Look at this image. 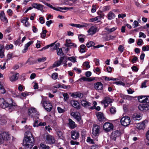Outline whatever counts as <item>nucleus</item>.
<instances>
[{
  "label": "nucleus",
  "mask_w": 149,
  "mask_h": 149,
  "mask_svg": "<svg viewBox=\"0 0 149 149\" xmlns=\"http://www.w3.org/2000/svg\"><path fill=\"white\" fill-rule=\"evenodd\" d=\"M34 138L30 132L26 131L23 140V146L26 148H31L33 146Z\"/></svg>",
  "instance_id": "obj_1"
},
{
  "label": "nucleus",
  "mask_w": 149,
  "mask_h": 149,
  "mask_svg": "<svg viewBox=\"0 0 149 149\" xmlns=\"http://www.w3.org/2000/svg\"><path fill=\"white\" fill-rule=\"evenodd\" d=\"M17 106L15 103L9 104L6 102L3 98H0V106L3 109L8 108L9 111L11 112L14 110Z\"/></svg>",
  "instance_id": "obj_2"
},
{
  "label": "nucleus",
  "mask_w": 149,
  "mask_h": 149,
  "mask_svg": "<svg viewBox=\"0 0 149 149\" xmlns=\"http://www.w3.org/2000/svg\"><path fill=\"white\" fill-rule=\"evenodd\" d=\"M10 139L9 134L6 132H2L0 134V143H6Z\"/></svg>",
  "instance_id": "obj_3"
},
{
  "label": "nucleus",
  "mask_w": 149,
  "mask_h": 149,
  "mask_svg": "<svg viewBox=\"0 0 149 149\" xmlns=\"http://www.w3.org/2000/svg\"><path fill=\"white\" fill-rule=\"evenodd\" d=\"M28 115L31 117L35 118L36 119H38V113L36 109L33 107H31L28 109Z\"/></svg>",
  "instance_id": "obj_4"
},
{
  "label": "nucleus",
  "mask_w": 149,
  "mask_h": 149,
  "mask_svg": "<svg viewBox=\"0 0 149 149\" xmlns=\"http://www.w3.org/2000/svg\"><path fill=\"white\" fill-rule=\"evenodd\" d=\"M41 103L47 111H50L52 109V106L49 102L42 99Z\"/></svg>",
  "instance_id": "obj_5"
},
{
  "label": "nucleus",
  "mask_w": 149,
  "mask_h": 149,
  "mask_svg": "<svg viewBox=\"0 0 149 149\" xmlns=\"http://www.w3.org/2000/svg\"><path fill=\"white\" fill-rule=\"evenodd\" d=\"M121 125L123 126H126L129 125L130 123V118L127 116L123 117L120 120Z\"/></svg>",
  "instance_id": "obj_6"
},
{
  "label": "nucleus",
  "mask_w": 149,
  "mask_h": 149,
  "mask_svg": "<svg viewBox=\"0 0 149 149\" xmlns=\"http://www.w3.org/2000/svg\"><path fill=\"white\" fill-rule=\"evenodd\" d=\"M113 125L109 123H106L103 125L104 130L107 132H109L113 129Z\"/></svg>",
  "instance_id": "obj_7"
},
{
  "label": "nucleus",
  "mask_w": 149,
  "mask_h": 149,
  "mask_svg": "<svg viewBox=\"0 0 149 149\" xmlns=\"http://www.w3.org/2000/svg\"><path fill=\"white\" fill-rule=\"evenodd\" d=\"M113 100L108 97H105L104 100L102 101L101 103L104 104V107H107L108 104L112 103Z\"/></svg>",
  "instance_id": "obj_8"
},
{
  "label": "nucleus",
  "mask_w": 149,
  "mask_h": 149,
  "mask_svg": "<svg viewBox=\"0 0 149 149\" xmlns=\"http://www.w3.org/2000/svg\"><path fill=\"white\" fill-rule=\"evenodd\" d=\"M100 127L97 125H95L93 128L92 134L94 136H98L99 134Z\"/></svg>",
  "instance_id": "obj_9"
},
{
  "label": "nucleus",
  "mask_w": 149,
  "mask_h": 149,
  "mask_svg": "<svg viewBox=\"0 0 149 149\" xmlns=\"http://www.w3.org/2000/svg\"><path fill=\"white\" fill-rule=\"evenodd\" d=\"M46 141L48 143L53 144L55 143V140L54 136L48 134L46 136Z\"/></svg>",
  "instance_id": "obj_10"
},
{
  "label": "nucleus",
  "mask_w": 149,
  "mask_h": 149,
  "mask_svg": "<svg viewBox=\"0 0 149 149\" xmlns=\"http://www.w3.org/2000/svg\"><path fill=\"white\" fill-rule=\"evenodd\" d=\"M139 108L141 111H146L149 109V105L147 103H142L139 105Z\"/></svg>",
  "instance_id": "obj_11"
},
{
  "label": "nucleus",
  "mask_w": 149,
  "mask_h": 149,
  "mask_svg": "<svg viewBox=\"0 0 149 149\" xmlns=\"http://www.w3.org/2000/svg\"><path fill=\"white\" fill-rule=\"evenodd\" d=\"M138 99L140 102H145L146 103H149V96H139L138 97Z\"/></svg>",
  "instance_id": "obj_12"
},
{
  "label": "nucleus",
  "mask_w": 149,
  "mask_h": 149,
  "mask_svg": "<svg viewBox=\"0 0 149 149\" xmlns=\"http://www.w3.org/2000/svg\"><path fill=\"white\" fill-rule=\"evenodd\" d=\"M120 135V132L118 130H116L112 132L111 138V139L115 141L116 138L119 136Z\"/></svg>",
  "instance_id": "obj_13"
},
{
  "label": "nucleus",
  "mask_w": 149,
  "mask_h": 149,
  "mask_svg": "<svg viewBox=\"0 0 149 149\" xmlns=\"http://www.w3.org/2000/svg\"><path fill=\"white\" fill-rule=\"evenodd\" d=\"M70 104L71 105L77 109H80L81 106L79 103L77 101L72 100L70 101Z\"/></svg>",
  "instance_id": "obj_14"
},
{
  "label": "nucleus",
  "mask_w": 149,
  "mask_h": 149,
  "mask_svg": "<svg viewBox=\"0 0 149 149\" xmlns=\"http://www.w3.org/2000/svg\"><path fill=\"white\" fill-rule=\"evenodd\" d=\"M64 58V57H61L59 60L55 61L52 65L53 68L57 67L61 65Z\"/></svg>",
  "instance_id": "obj_15"
},
{
  "label": "nucleus",
  "mask_w": 149,
  "mask_h": 149,
  "mask_svg": "<svg viewBox=\"0 0 149 149\" xmlns=\"http://www.w3.org/2000/svg\"><path fill=\"white\" fill-rule=\"evenodd\" d=\"M96 116L99 120L100 121H104L106 119L104 116L103 114L101 112H98L96 114Z\"/></svg>",
  "instance_id": "obj_16"
},
{
  "label": "nucleus",
  "mask_w": 149,
  "mask_h": 149,
  "mask_svg": "<svg viewBox=\"0 0 149 149\" xmlns=\"http://www.w3.org/2000/svg\"><path fill=\"white\" fill-rule=\"evenodd\" d=\"M97 27L95 26H91L88 31V32L89 35H93L97 32Z\"/></svg>",
  "instance_id": "obj_17"
},
{
  "label": "nucleus",
  "mask_w": 149,
  "mask_h": 149,
  "mask_svg": "<svg viewBox=\"0 0 149 149\" xmlns=\"http://www.w3.org/2000/svg\"><path fill=\"white\" fill-rule=\"evenodd\" d=\"M71 115L75 118L78 121L80 120V113L78 112H70Z\"/></svg>",
  "instance_id": "obj_18"
},
{
  "label": "nucleus",
  "mask_w": 149,
  "mask_h": 149,
  "mask_svg": "<svg viewBox=\"0 0 149 149\" xmlns=\"http://www.w3.org/2000/svg\"><path fill=\"white\" fill-rule=\"evenodd\" d=\"M95 88L97 90H101L103 89V84L101 82H97L94 84Z\"/></svg>",
  "instance_id": "obj_19"
},
{
  "label": "nucleus",
  "mask_w": 149,
  "mask_h": 149,
  "mask_svg": "<svg viewBox=\"0 0 149 149\" xmlns=\"http://www.w3.org/2000/svg\"><path fill=\"white\" fill-rule=\"evenodd\" d=\"M31 5L33 8L37 9L38 10H41L43 9V6L41 4L33 3Z\"/></svg>",
  "instance_id": "obj_20"
},
{
  "label": "nucleus",
  "mask_w": 149,
  "mask_h": 149,
  "mask_svg": "<svg viewBox=\"0 0 149 149\" xmlns=\"http://www.w3.org/2000/svg\"><path fill=\"white\" fill-rule=\"evenodd\" d=\"M115 17V15L111 11L109 12L107 14V18L109 20L113 19Z\"/></svg>",
  "instance_id": "obj_21"
},
{
  "label": "nucleus",
  "mask_w": 149,
  "mask_h": 149,
  "mask_svg": "<svg viewBox=\"0 0 149 149\" xmlns=\"http://www.w3.org/2000/svg\"><path fill=\"white\" fill-rule=\"evenodd\" d=\"M19 76V74L18 73L13 74L10 77V81L11 82H14L16 81L18 79Z\"/></svg>",
  "instance_id": "obj_22"
},
{
  "label": "nucleus",
  "mask_w": 149,
  "mask_h": 149,
  "mask_svg": "<svg viewBox=\"0 0 149 149\" xmlns=\"http://www.w3.org/2000/svg\"><path fill=\"white\" fill-rule=\"evenodd\" d=\"M70 25L72 26H74L78 28H82L84 27H86L88 25L87 24L85 23H83L82 24H70Z\"/></svg>",
  "instance_id": "obj_23"
},
{
  "label": "nucleus",
  "mask_w": 149,
  "mask_h": 149,
  "mask_svg": "<svg viewBox=\"0 0 149 149\" xmlns=\"http://www.w3.org/2000/svg\"><path fill=\"white\" fill-rule=\"evenodd\" d=\"M79 133L76 131H72L71 132V136L73 139H76L78 138Z\"/></svg>",
  "instance_id": "obj_24"
},
{
  "label": "nucleus",
  "mask_w": 149,
  "mask_h": 149,
  "mask_svg": "<svg viewBox=\"0 0 149 149\" xmlns=\"http://www.w3.org/2000/svg\"><path fill=\"white\" fill-rule=\"evenodd\" d=\"M48 6L50 8H52L54 10H57V11H60V10H66V9H68V8L66 7H58L57 8H55L52 6L50 4H49Z\"/></svg>",
  "instance_id": "obj_25"
},
{
  "label": "nucleus",
  "mask_w": 149,
  "mask_h": 149,
  "mask_svg": "<svg viewBox=\"0 0 149 149\" xmlns=\"http://www.w3.org/2000/svg\"><path fill=\"white\" fill-rule=\"evenodd\" d=\"M145 121H143L142 123H138L137 125V128L139 130L143 129L145 126Z\"/></svg>",
  "instance_id": "obj_26"
},
{
  "label": "nucleus",
  "mask_w": 149,
  "mask_h": 149,
  "mask_svg": "<svg viewBox=\"0 0 149 149\" xmlns=\"http://www.w3.org/2000/svg\"><path fill=\"white\" fill-rule=\"evenodd\" d=\"M81 104L82 106L85 107H89L91 105L90 103L84 100L81 101Z\"/></svg>",
  "instance_id": "obj_27"
},
{
  "label": "nucleus",
  "mask_w": 149,
  "mask_h": 149,
  "mask_svg": "<svg viewBox=\"0 0 149 149\" xmlns=\"http://www.w3.org/2000/svg\"><path fill=\"white\" fill-rule=\"evenodd\" d=\"M0 18L1 20L5 23H7L8 21L7 18L5 17L4 12H1L0 14Z\"/></svg>",
  "instance_id": "obj_28"
},
{
  "label": "nucleus",
  "mask_w": 149,
  "mask_h": 149,
  "mask_svg": "<svg viewBox=\"0 0 149 149\" xmlns=\"http://www.w3.org/2000/svg\"><path fill=\"white\" fill-rule=\"evenodd\" d=\"M68 120V125L72 129H73L76 127L75 122L73 121L71 119H69Z\"/></svg>",
  "instance_id": "obj_29"
},
{
  "label": "nucleus",
  "mask_w": 149,
  "mask_h": 149,
  "mask_svg": "<svg viewBox=\"0 0 149 149\" xmlns=\"http://www.w3.org/2000/svg\"><path fill=\"white\" fill-rule=\"evenodd\" d=\"M4 47L2 45H0V57L2 58L4 56Z\"/></svg>",
  "instance_id": "obj_30"
},
{
  "label": "nucleus",
  "mask_w": 149,
  "mask_h": 149,
  "mask_svg": "<svg viewBox=\"0 0 149 149\" xmlns=\"http://www.w3.org/2000/svg\"><path fill=\"white\" fill-rule=\"evenodd\" d=\"M33 43V41H30L28 42L24 46V49L22 51L23 53H25L26 52L27 50L28 49V47H29L31 44Z\"/></svg>",
  "instance_id": "obj_31"
},
{
  "label": "nucleus",
  "mask_w": 149,
  "mask_h": 149,
  "mask_svg": "<svg viewBox=\"0 0 149 149\" xmlns=\"http://www.w3.org/2000/svg\"><path fill=\"white\" fill-rule=\"evenodd\" d=\"M28 20L29 18L28 17H26L24 19H22L21 22L22 23H24L25 26H26L28 27L30 25L29 23L28 22Z\"/></svg>",
  "instance_id": "obj_32"
},
{
  "label": "nucleus",
  "mask_w": 149,
  "mask_h": 149,
  "mask_svg": "<svg viewBox=\"0 0 149 149\" xmlns=\"http://www.w3.org/2000/svg\"><path fill=\"white\" fill-rule=\"evenodd\" d=\"M141 116L139 114H134L133 118L134 120H139L141 119Z\"/></svg>",
  "instance_id": "obj_33"
},
{
  "label": "nucleus",
  "mask_w": 149,
  "mask_h": 149,
  "mask_svg": "<svg viewBox=\"0 0 149 149\" xmlns=\"http://www.w3.org/2000/svg\"><path fill=\"white\" fill-rule=\"evenodd\" d=\"M40 149H48L49 148V146H46V145L42 143H41L40 146L39 147Z\"/></svg>",
  "instance_id": "obj_34"
},
{
  "label": "nucleus",
  "mask_w": 149,
  "mask_h": 149,
  "mask_svg": "<svg viewBox=\"0 0 149 149\" xmlns=\"http://www.w3.org/2000/svg\"><path fill=\"white\" fill-rule=\"evenodd\" d=\"M120 96L124 99H129L131 97L128 95H125L122 94H120Z\"/></svg>",
  "instance_id": "obj_35"
},
{
  "label": "nucleus",
  "mask_w": 149,
  "mask_h": 149,
  "mask_svg": "<svg viewBox=\"0 0 149 149\" xmlns=\"http://www.w3.org/2000/svg\"><path fill=\"white\" fill-rule=\"evenodd\" d=\"M68 59L73 63L77 62L76 58L74 56H71L68 58Z\"/></svg>",
  "instance_id": "obj_36"
},
{
  "label": "nucleus",
  "mask_w": 149,
  "mask_h": 149,
  "mask_svg": "<svg viewBox=\"0 0 149 149\" xmlns=\"http://www.w3.org/2000/svg\"><path fill=\"white\" fill-rule=\"evenodd\" d=\"M92 80V79H90V78H88L85 77H82L79 79V81H91Z\"/></svg>",
  "instance_id": "obj_37"
},
{
  "label": "nucleus",
  "mask_w": 149,
  "mask_h": 149,
  "mask_svg": "<svg viewBox=\"0 0 149 149\" xmlns=\"http://www.w3.org/2000/svg\"><path fill=\"white\" fill-rule=\"evenodd\" d=\"M85 36L83 35L80 34L78 36V38L80 42H83L84 40V38Z\"/></svg>",
  "instance_id": "obj_38"
},
{
  "label": "nucleus",
  "mask_w": 149,
  "mask_h": 149,
  "mask_svg": "<svg viewBox=\"0 0 149 149\" xmlns=\"http://www.w3.org/2000/svg\"><path fill=\"white\" fill-rule=\"evenodd\" d=\"M118 50L121 53L123 52L125 50L123 45H119L118 48Z\"/></svg>",
  "instance_id": "obj_39"
},
{
  "label": "nucleus",
  "mask_w": 149,
  "mask_h": 149,
  "mask_svg": "<svg viewBox=\"0 0 149 149\" xmlns=\"http://www.w3.org/2000/svg\"><path fill=\"white\" fill-rule=\"evenodd\" d=\"M95 45V43L92 41H91L88 42L86 44L87 47L89 48L92 46H94Z\"/></svg>",
  "instance_id": "obj_40"
},
{
  "label": "nucleus",
  "mask_w": 149,
  "mask_h": 149,
  "mask_svg": "<svg viewBox=\"0 0 149 149\" xmlns=\"http://www.w3.org/2000/svg\"><path fill=\"white\" fill-rule=\"evenodd\" d=\"M117 29V27L116 26H115L111 29H109L108 28H107L106 29V30L109 32H112L115 31Z\"/></svg>",
  "instance_id": "obj_41"
},
{
  "label": "nucleus",
  "mask_w": 149,
  "mask_h": 149,
  "mask_svg": "<svg viewBox=\"0 0 149 149\" xmlns=\"http://www.w3.org/2000/svg\"><path fill=\"white\" fill-rule=\"evenodd\" d=\"M86 47V46L84 45H82L80 46V51L81 53H83L85 52V49Z\"/></svg>",
  "instance_id": "obj_42"
},
{
  "label": "nucleus",
  "mask_w": 149,
  "mask_h": 149,
  "mask_svg": "<svg viewBox=\"0 0 149 149\" xmlns=\"http://www.w3.org/2000/svg\"><path fill=\"white\" fill-rule=\"evenodd\" d=\"M6 91L3 88V87L0 84V93L2 94L5 93Z\"/></svg>",
  "instance_id": "obj_43"
},
{
  "label": "nucleus",
  "mask_w": 149,
  "mask_h": 149,
  "mask_svg": "<svg viewBox=\"0 0 149 149\" xmlns=\"http://www.w3.org/2000/svg\"><path fill=\"white\" fill-rule=\"evenodd\" d=\"M46 60V57H42V58H40L38 59L37 61L38 62L40 63L41 62H43L45 61Z\"/></svg>",
  "instance_id": "obj_44"
},
{
  "label": "nucleus",
  "mask_w": 149,
  "mask_h": 149,
  "mask_svg": "<svg viewBox=\"0 0 149 149\" xmlns=\"http://www.w3.org/2000/svg\"><path fill=\"white\" fill-rule=\"evenodd\" d=\"M58 77V74L56 72L52 74V78L54 80L56 79H57Z\"/></svg>",
  "instance_id": "obj_45"
},
{
  "label": "nucleus",
  "mask_w": 149,
  "mask_h": 149,
  "mask_svg": "<svg viewBox=\"0 0 149 149\" xmlns=\"http://www.w3.org/2000/svg\"><path fill=\"white\" fill-rule=\"evenodd\" d=\"M101 146L100 145L97 144H94L92 146V149H96L97 148H101Z\"/></svg>",
  "instance_id": "obj_46"
},
{
  "label": "nucleus",
  "mask_w": 149,
  "mask_h": 149,
  "mask_svg": "<svg viewBox=\"0 0 149 149\" xmlns=\"http://www.w3.org/2000/svg\"><path fill=\"white\" fill-rule=\"evenodd\" d=\"M58 50H57V54L58 55H63V52L61 48H58Z\"/></svg>",
  "instance_id": "obj_47"
},
{
  "label": "nucleus",
  "mask_w": 149,
  "mask_h": 149,
  "mask_svg": "<svg viewBox=\"0 0 149 149\" xmlns=\"http://www.w3.org/2000/svg\"><path fill=\"white\" fill-rule=\"evenodd\" d=\"M86 141L91 144H94V142L93 139H91L90 137H88L86 140Z\"/></svg>",
  "instance_id": "obj_48"
},
{
  "label": "nucleus",
  "mask_w": 149,
  "mask_h": 149,
  "mask_svg": "<svg viewBox=\"0 0 149 149\" xmlns=\"http://www.w3.org/2000/svg\"><path fill=\"white\" fill-rule=\"evenodd\" d=\"M97 13L99 16H97L99 17V19H100L101 18L103 17L104 16V14L101 11H98Z\"/></svg>",
  "instance_id": "obj_49"
},
{
  "label": "nucleus",
  "mask_w": 149,
  "mask_h": 149,
  "mask_svg": "<svg viewBox=\"0 0 149 149\" xmlns=\"http://www.w3.org/2000/svg\"><path fill=\"white\" fill-rule=\"evenodd\" d=\"M110 9V6H107L103 7L102 10L104 11H105L109 10Z\"/></svg>",
  "instance_id": "obj_50"
},
{
  "label": "nucleus",
  "mask_w": 149,
  "mask_h": 149,
  "mask_svg": "<svg viewBox=\"0 0 149 149\" xmlns=\"http://www.w3.org/2000/svg\"><path fill=\"white\" fill-rule=\"evenodd\" d=\"M74 96H75L76 97L81 98L83 97V94L81 93H75Z\"/></svg>",
  "instance_id": "obj_51"
},
{
  "label": "nucleus",
  "mask_w": 149,
  "mask_h": 149,
  "mask_svg": "<svg viewBox=\"0 0 149 149\" xmlns=\"http://www.w3.org/2000/svg\"><path fill=\"white\" fill-rule=\"evenodd\" d=\"M83 65L86 67L87 68H89L90 67V65L88 62L86 61L83 63Z\"/></svg>",
  "instance_id": "obj_52"
},
{
  "label": "nucleus",
  "mask_w": 149,
  "mask_h": 149,
  "mask_svg": "<svg viewBox=\"0 0 149 149\" xmlns=\"http://www.w3.org/2000/svg\"><path fill=\"white\" fill-rule=\"evenodd\" d=\"M54 44L55 43H54ZM60 44L59 43H57L55 45H54V48L53 49V50H57L59 48V47Z\"/></svg>",
  "instance_id": "obj_53"
},
{
  "label": "nucleus",
  "mask_w": 149,
  "mask_h": 149,
  "mask_svg": "<svg viewBox=\"0 0 149 149\" xmlns=\"http://www.w3.org/2000/svg\"><path fill=\"white\" fill-rule=\"evenodd\" d=\"M54 45V43H52L50 45H47L46 46L44 47L41 50H45L47 49H48L50 47H52Z\"/></svg>",
  "instance_id": "obj_54"
},
{
  "label": "nucleus",
  "mask_w": 149,
  "mask_h": 149,
  "mask_svg": "<svg viewBox=\"0 0 149 149\" xmlns=\"http://www.w3.org/2000/svg\"><path fill=\"white\" fill-rule=\"evenodd\" d=\"M139 23L137 21L135 20L133 23L132 26L133 27L135 28L138 25Z\"/></svg>",
  "instance_id": "obj_55"
},
{
  "label": "nucleus",
  "mask_w": 149,
  "mask_h": 149,
  "mask_svg": "<svg viewBox=\"0 0 149 149\" xmlns=\"http://www.w3.org/2000/svg\"><path fill=\"white\" fill-rule=\"evenodd\" d=\"M13 46L12 44H10V45H6L5 47L6 49L8 50L9 49H12L13 48Z\"/></svg>",
  "instance_id": "obj_56"
},
{
  "label": "nucleus",
  "mask_w": 149,
  "mask_h": 149,
  "mask_svg": "<svg viewBox=\"0 0 149 149\" xmlns=\"http://www.w3.org/2000/svg\"><path fill=\"white\" fill-rule=\"evenodd\" d=\"M11 93L12 95L14 97H17V92L15 91H11Z\"/></svg>",
  "instance_id": "obj_57"
},
{
  "label": "nucleus",
  "mask_w": 149,
  "mask_h": 149,
  "mask_svg": "<svg viewBox=\"0 0 149 149\" xmlns=\"http://www.w3.org/2000/svg\"><path fill=\"white\" fill-rule=\"evenodd\" d=\"M20 38L18 39L15 42V44L16 45L19 46L20 45Z\"/></svg>",
  "instance_id": "obj_58"
},
{
  "label": "nucleus",
  "mask_w": 149,
  "mask_h": 149,
  "mask_svg": "<svg viewBox=\"0 0 149 149\" xmlns=\"http://www.w3.org/2000/svg\"><path fill=\"white\" fill-rule=\"evenodd\" d=\"M99 19V17H96L94 18H93L90 19V21L91 22H93L95 21H97Z\"/></svg>",
  "instance_id": "obj_59"
},
{
  "label": "nucleus",
  "mask_w": 149,
  "mask_h": 149,
  "mask_svg": "<svg viewBox=\"0 0 149 149\" xmlns=\"http://www.w3.org/2000/svg\"><path fill=\"white\" fill-rule=\"evenodd\" d=\"M115 83L118 85H122L123 86H125V84L124 83L122 82L121 81H117Z\"/></svg>",
  "instance_id": "obj_60"
},
{
  "label": "nucleus",
  "mask_w": 149,
  "mask_h": 149,
  "mask_svg": "<svg viewBox=\"0 0 149 149\" xmlns=\"http://www.w3.org/2000/svg\"><path fill=\"white\" fill-rule=\"evenodd\" d=\"M110 111L113 114L115 113L116 111L115 108L112 107L110 109Z\"/></svg>",
  "instance_id": "obj_61"
},
{
  "label": "nucleus",
  "mask_w": 149,
  "mask_h": 149,
  "mask_svg": "<svg viewBox=\"0 0 149 149\" xmlns=\"http://www.w3.org/2000/svg\"><path fill=\"white\" fill-rule=\"evenodd\" d=\"M63 96L65 101H66L69 98L68 95L67 93H64L63 94Z\"/></svg>",
  "instance_id": "obj_62"
},
{
  "label": "nucleus",
  "mask_w": 149,
  "mask_h": 149,
  "mask_svg": "<svg viewBox=\"0 0 149 149\" xmlns=\"http://www.w3.org/2000/svg\"><path fill=\"white\" fill-rule=\"evenodd\" d=\"M126 14H119L118 15V18H122V19H123L124 17H126Z\"/></svg>",
  "instance_id": "obj_63"
},
{
  "label": "nucleus",
  "mask_w": 149,
  "mask_h": 149,
  "mask_svg": "<svg viewBox=\"0 0 149 149\" xmlns=\"http://www.w3.org/2000/svg\"><path fill=\"white\" fill-rule=\"evenodd\" d=\"M142 50L143 51H148L149 50V47L148 46H143L142 48Z\"/></svg>",
  "instance_id": "obj_64"
}]
</instances>
